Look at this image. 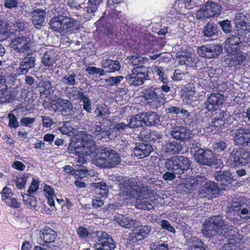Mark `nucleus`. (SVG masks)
<instances>
[{
	"mask_svg": "<svg viewBox=\"0 0 250 250\" xmlns=\"http://www.w3.org/2000/svg\"><path fill=\"white\" fill-rule=\"evenodd\" d=\"M43 125L45 127H50L53 124L52 119L48 116H42Z\"/></svg>",
	"mask_w": 250,
	"mask_h": 250,
	"instance_id": "nucleus-64",
	"label": "nucleus"
},
{
	"mask_svg": "<svg viewBox=\"0 0 250 250\" xmlns=\"http://www.w3.org/2000/svg\"><path fill=\"white\" fill-rule=\"evenodd\" d=\"M18 94L16 88L2 89L0 90V100L2 103L9 102L14 100Z\"/></svg>",
	"mask_w": 250,
	"mask_h": 250,
	"instance_id": "nucleus-29",
	"label": "nucleus"
},
{
	"mask_svg": "<svg viewBox=\"0 0 250 250\" xmlns=\"http://www.w3.org/2000/svg\"><path fill=\"white\" fill-rule=\"evenodd\" d=\"M59 83L65 87H73L78 83L77 75L74 71H68L61 79Z\"/></svg>",
	"mask_w": 250,
	"mask_h": 250,
	"instance_id": "nucleus-30",
	"label": "nucleus"
},
{
	"mask_svg": "<svg viewBox=\"0 0 250 250\" xmlns=\"http://www.w3.org/2000/svg\"><path fill=\"white\" fill-rule=\"evenodd\" d=\"M237 34L240 41V44L244 43H247L250 42L249 32L244 29H240L237 30Z\"/></svg>",
	"mask_w": 250,
	"mask_h": 250,
	"instance_id": "nucleus-43",
	"label": "nucleus"
},
{
	"mask_svg": "<svg viewBox=\"0 0 250 250\" xmlns=\"http://www.w3.org/2000/svg\"><path fill=\"white\" fill-rule=\"evenodd\" d=\"M190 152L194 156H196L200 150L203 149L201 148V144L199 143L198 139H193L191 141L190 144Z\"/></svg>",
	"mask_w": 250,
	"mask_h": 250,
	"instance_id": "nucleus-42",
	"label": "nucleus"
},
{
	"mask_svg": "<svg viewBox=\"0 0 250 250\" xmlns=\"http://www.w3.org/2000/svg\"><path fill=\"white\" fill-rule=\"evenodd\" d=\"M144 124L147 125H154L160 122L159 116L154 112L148 113L144 119Z\"/></svg>",
	"mask_w": 250,
	"mask_h": 250,
	"instance_id": "nucleus-37",
	"label": "nucleus"
},
{
	"mask_svg": "<svg viewBox=\"0 0 250 250\" xmlns=\"http://www.w3.org/2000/svg\"><path fill=\"white\" fill-rule=\"evenodd\" d=\"M143 124H144V121L143 120L141 116L137 115L130 119L127 125L129 128H132L142 126Z\"/></svg>",
	"mask_w": 250,
	"mask_h": 250,
	"instance_id": "nucleus-41",
	"label": "nucleus"
},
{
	"mask_svg": "<svg viewBox=\"0 0 250 250\" xmlns=\"http://www.w3.org/2000/svg\"><path fill=\"white\" fill-rule=\"evenodd\" d=\"M144 98L146 100H150L152 102L157 103L159 105H164L166 102L165 95L161 92L159 88L146 89L144 93Z\"/></svg>",
	"mask_w": 250,
	"mask_h": 250,
	"instance_id": "nucleus-15",
	"label": "nucleus"
},
{
	"mask_svg": "<svg viewBox=\"0 0 250 250\" xmlns=\"http://www.w3.org/2000/svg\"><path fill=\"white\" fill-rule=\"evenodd\" d=\"M219 32L218 26L214 22H208L202 29V34L206 40H214L217 38Z\"/></svg>",
	"mask_w": 250,
	"mask_h": 250,
	"instance_id": "nucleus-23",
	"label": "nucleus"
},
{
	"mask_svg": "<svg viewBox=\"0 0 250 250\" xmlns=\"http://www.w3.org/2000/svg\"><path fill=\"white\" fill-rule=\"evenodd\" d=\"M81 100L83 103V109L87 112H91L92 109L91 101L89 97L84 95Z\"/></svg>",
	"mask_w": 250,
	"mask_h": 250,
	"instance_id": "nucleus-51",
	"label": "nucleus"
},
{
	"mask_svg": "<svg viewBox=\"0 0 250 250\" xmlns=\"http://www.w3.org/2000/svg\"><path fill=\"white\" fill-rule=\"evenodd\" d=\"M46 11L42 9H35L32 12V22L37 28H40L43 26L45 22Z\"/></svg>",
	"mask_w": 250,
	"mask_h": 250,
	"instance_id": "nucleus-27",
	"label": "nucleus"
},
{
	"mask_svg": "<svg viewBox=\"0 0 250 250\" xmlns=\"http://www.w3.org/2000/svg\"><path fill=\"white\" fill-rule=\"evenodd\" d=\"M124 78L122 76L110 77L108 79H106L105 82L110 86H117Z\"/></svg>",
	"mask_w": 250,
	"mask_h": 250,
	"instance_id": "nucleus-47",
	"label": "nucleus"
},
{
	"mask_svg": "<svg viewBox=\"0 0 250 250\" xmlns=\"http://www.w3.org/2000/svg\"><path fill=\"white\" fill-rule=\"evenodd\" d=\"M214 177L215 179L223 184H229L234 181V176L228 170H219L216 171Z\"/></svg>",
	"mask_w": 250,
	"mask_h": 250,
	"instance_id": "nucleus-31",
	"label": "nucleus"
},
{
	"mask_svg": "<svg viewBox=\"0 0 250 250\" xmlns=\"http://www.w3.org/2000/svg\"><path fill=\"white\" fill-rule=\"evenodd\" d=\"M140 68L137 67L132 69V72L128 74L125 79L130 85L138 86L144 83V81L146 80L148 75L145 72L140 71Z\"/></svg>",
	"mask_w": 250,
	"mask_h": 250,
	"instance_id": "nucleus-11",
	"label": "nucleus"
},
{
	"mask_svg": "<svg viewBox=\"0 0 250 250\" xmlns=\"http://www.w3.org/2000/svg\"><path fill=\"white\" fill-rule=\"evenodd\" d=\"M221 11L222 8L220 5L212 0H208L197 11L196 18L205 21L210 18L218 17Z\"/></svg>",
	"mask_w": 250,
	"mask_h": 250,
	"instance_id": "nucleus-8",
	"label": "nucleus"
},
{
	"mask_svg": "<svg viewBox=\"0 0 250 250\" xmlns=\"http://www.w3.org/2000/svg\"><path fill=\"white\" fill-rule=\"evenodd\" d=\"M240 162L241 165H245L250 162V153L241 149Z\"/></svg>",
	"mask_w": 250,
	"mask_h": 250,
	"instance_id": "nucleus-53",
	"label": "nucleus"
},
{
	"mask_svg": "<svg viewBox=\"0 0 250 250\" xmlns=\"http://www.w3.org/2000/svg\"><path fill=\"white\" fill-rule=\"evenodd\" d=\"M82 7L88 14H92L97 9V4L94 3V0H85L82 3Z\"/></svg>",
	"mask_w": 250,
	"mask_h": 250,
	"instance_id": "nucleus-40",
	"label": "nucleus"
},
{
	"mask_svg": "<svg viewBox=\"0 0 250 250\" xmlns=\"http://www.w3.org/2000/svg\"><path fill=\"white\" fill-rule=\"evenodd\" d=\"M234 144L239 146H248L250 144V130L244 127H239L235 130Z\"/></svg>",
	"mask_w": 250,
	"mask_h": 250,
	"instance_id": "nucleus-13",
	"label": "nucleus"
},
{
	"mask_svg": "<svg viewBox=\"0 0 250 250\" xmlns=\"http://www.w3.org/2000/svg\"><path fill=\"white\" fill-rule=\"evenodd\" d=\"M120 67V62L118 61H113L111 60L108 69L105 71V73L113 72L119 70Z\"/></svg>",
	"mask_w": 250,
	"mask_h": 250,
	"instance_id": "nucleus-52",
	"label": "nucleus"
},
{
	"mask_svg": "<svg viewBox=\"0 0 250 250\" xmlns=\"http://www.w3.org/2000/svg\"><path fill=\"white\" fill-rule=\"evenodd\" d=\"M173 79L176 81H181L185 78L186 75L180 70H176L173 74Z\"/></svg>",
	"mask_w": 250,
	"mask_h": 250,
	"instance_id": "nucleus-61",
	"label": "nucleus"
},
{
	"mask_svg": "<svg viewBox=\"0 0 250 250\" xmlns=\"http://www.w3.org/2000/svg\"><path fill=\"white\" fill-rule=\"evenodd\" d=\"M12 24L10 25L8 22L0 18V42L8 39L12 35H16L17 32L20 33L27 29L25 23L19 19L16 20Z\"/></svg>",
	"mask_w": 250,
	"mask_h": 250,
	"instance_id": "nucleus-7",
	"label": "nucleus"
},
{
	"mask_svg": "<svg viewBox=\"0 0 250 250\" xmlns=\"http://www.w3.org/2000/svg\"><path fill=\"white\" fill-rule=\"evenodd\" d=\"M189 160L184 156L175 155L165 161V166L168 171L174 172L178 175L185 174L190 166Z\"/></svg>",
	"mask_w": 250,
	"mask_h": 250,
	"instance_id": "nucleus-6",
	"label": "nucleus"
},
{
	"mask_svg": "<svg viewBox=\"0 0 250 250\" xmlns=\"http://www.w3.org/2000/svg\"><path fill=\"white\" fill-rule=\"evenodd\" d=\"M104 205V201L100 197H96L92 200V205L94 208H97L102 207Z\"/></svg>",
	"mask_w": 250,
	"mask_h": 250,
	"instance_id": "nucleus-63",
	"label": "nucleus"
},
{
	"mask_svg": "<svg viewBox=\"0 0 250 250\" xmlns=\"http://www.w3.org/2000/svg\"><path fill=\"white\" fill-rule=\"evenodd\" d=\"M129 60L130 62L133 65H139L140 64H142V62H143L142 58L139 57V56H132L130 58Z\"/></svg>",
	"mask_w": 250,
	"mask_h": 250,
	"instance_id": "nucleus-62",
	"label": "nucleus"
},
{
	"mask_svg": "<svg viewBox=\"0 0 250 250\" xmlns=\"http://www.w3.org/2000/svg\"><path fill=\"white\" fill-rule=\"evenodd\" d=\"M201 179L203 180L201 183V191L207 194H212L214 197H216L220 192L217 184L207 179L201 178Z\"/></svg>",
	"mask_w": 250,
	"mask_h": 250,
	"instance_id": "nucleus-21",
	"label": "nucleus"
},
{
	"mask_svg": "<svg viewBox=\"0 0 250 250\" xmlns=\"http://www.w3.org/2000/svg\"><path fill=\"white\" fill-rule=\"evenodd\" d=\"M164 150L170 155L178 153L183 149V146L177 141L169 139L165 142L163 145Z\"/></svg>",
	"mask_w": 250,
	"mask_h": 250,
	"instance_id": "nucleus-26",
	"label": "nucleus"
},
{
	"mask_svg": "<svg viewBox=\"0 0 250 250\" xmlns=\"http://www.w3.org/2000/svg\"><path fill=\"white\" fill-rule=\"evenodd\" d=\"M150 231L151 228L148 226L137 227L130 235L131 240L135 242L141 241L147 237Z\"/></svg>",
	"mask_w": 250,
	"mask_h": 250,
	"instance_id": "nucleus-24",
	"label": "nucleus"
},
{
	"mask_svg": "<svg viewBox=\"0 0 250 250\" xmlns=\"http://www.w3.org/2000/svg\"><path fill=\"white\" fill-rule=\"evenodd\" d=\"M43 191L48 200V203L50 206L55 207L54 198L56 197L54 194V190L50 186L45 185L43 188Z\"/></svg>",
	"mask_w": 250,
	"mask_h": 250,
	"instance_id": "nucleus-39",
	"label": "nucleus"
},
{
	"mask_svg": "<svg viewBox=\"0 0 250 250\" xmlns=\"http://www.w3.org/2000/svg\"><path fill=\"white\" fill-rule=\"evenodd\" d=\"M29 177L28 174H24L22 177L18 178L15 180L14 183L19 189H21L24 188L25 185Z\"/></svg>",
	"mask_w": 250,
	"mask_h": 250,
	"instance_id": "nucleus-49",
	"label": "nucleus"
},
{
	"mask_svg": "<svg viewBox=\"0 0 250 250\" xmlns=\"http://www.w3.org/2000/svg\"><path fill=\"white\" fill-rule=\"evenodd\" d=\"M115 248V245L111 238H109L108 240L96 248V250H113Z\"/></svg>",
	"mask_w": 250,
	"mask_h": 250,
	"instance_id": "nucleus-46",
	"label": "nucleus"
},
{
	"mask_svg": "<svg viewBox=\"0 0 250 250\" xmlns=\"http://www.w3.org/2000/svg\"><path fill=\"white\" fill-rule=\"evenodd\" d=\"M222 30L226 33H229L231 30L230 21L229 20H224L219 22Z\"/></svg>",
	"mask_w": 250,
	"mask_h": 250,
	"instance_id": "nucleus-54",
	"label": "nucleus"
},
{
	"mask_svg": "<svg viewBox=\"0 0 250 250\" xmlns=\"http://www.w3.org/2000/svg\"><path fill=\"white\" fill-rule=\"evenodd\" d=\"M161 227L163 229H167L170 232H175V229L170 225L168 221L166 220H163L161 221Z\"/></svg>",
	"mask_w": 250,
	"mask_h": 250,
	"instance_id": "nucleus-60",
	"label": "nucleus"
},
{
	"mask_svg": "<svg viewBox=\"0 0 250 250\" xmlns=\"http://www.w3.org/2000/svg\"><path fill=\"white\" fill-rule=\"evenodd\" d=\"M188 241L190 243L189 250H208L203 243L195 237H191Z\"/></svg>",
	"mask_w": 250,
	"mask_h": 250,
	"instance_id": "nucleus-36",
	"label": "nucleus"
},
{
	"mask_svg": "<svg viewBox=\"0 0 250 250\" xmlns=\"http://www.w3.org/2000/svg\"><path fill=\"white\" fill-rule=\"evenodd\" d=\"M93 164L100 167L113 168L120 164L119 154L114 150L104 147L98 150L92 160Z\"/></svg>",
	"mask_w": 250,
	"mask_h": 250,
	"instance_id": "nucleus-2",
	"label": "nucleus"
},
{
	"mask_svg": "<svg viewBox=\"0 0 250 250\" xmlns=\"http://www.w3.org/2000/svg\"><path fill=\"white\" fill-rule=\"evenodd\" d=\"M23 201L28 207H35L37 205V200L33 196L26 194L22 195Z\"/></svg>",
	"mask_w": 250,
	"mask_h": 250,
	"instance_id": "nucleus-45",
	"label": "nucleus"
},
{
	"mask_svg": "<svg viewBox=\"0 0 250 250\" xmlns=\"http://www.w3.org/2000/svg\"><path fill=\"white\" fill-rule=\"evenodd\" d=\"M225 101L224 95L219 92L211 93L205 103V108L208 111L215 110L219 105H222Z\"/></svg>",
	"mask_w": 250,
	"mask_h": 250,
	"instance_id": "nucleus-16",
	"label": "nucleus"
},
{
	"mask_svg": "<svg viewBox=\"0 0 250 250\" xmlns=\"http://www.w3.org/2000/svg\"><path fill=\"white\" fill-rule=\"evenodd\" d=\"M149 249L150 250H169V248L167 243L162 241H159L150 244Z\"/></svg>",
	"mask_w": 250,
	"mask_h": 250,
	"instance_id": "nucleus-44",
	"label": "nucleus"
},
{
	"mask_svg": "<svg viewBox=\"0 0 250 250\" xmlns=\"http://www.w3.org/2000/svg\"><path fill=\"white\" fill-rule=\"evenodd\" d=\"M146 193V192L144 193V196H139L138 198H136L137 199V207L144 210H149L153 208L155 203L152 200L148 198L151 193L150 191L149 190V193L148 195Z\"/></svg>",
	"mask_w": 250,
	"mask_h": 250,
	"instance_id": "nucleus-28",
	"label": "nucleus"
},
{
	"mask_svg": "<svg viewBox=\"0 0 250 250\" xmlns=\"http://www.w3.org/2000/svg\"><path fill=\"white\" fill-rule=\"evenodd\" d=\"M177 55L179 59L178 62L181 65L191 66L195 63V59L190 53L179 51L177 53Z\"/></svg>",
	"mask_w": 250,
	"mask_h": 250,
	"instance_id": "nucleus-33",
	"label": "nucleus"
},
{
	"mask_svg": "<svg viewBox=\"0 0 250 250\" xmlns=\"http://www.w3.org/2000/svg\"><path fill=\"white\" fill-rule=\"evenodd\" d=\"M240 41L238 37L237 32L230 35L226 41L224 46L226 51L229 53H237L240 49Z\"/></svg>",
	"mask_w": 250,
	"mask_h": 250,
	"instance_id": "nucleus-20",
	"label": "nucleus"
},
{
	"mask_svg": "<svg viewBox=\"0 0 250 250\" xmlns=\"http://www.w3.org/2000/svg\"><path fill=\"white\" fill-rule=\"evenodd\" d=\"M120 194L124 196L125 199L131 198H138V196H144L143 194L146 193L148 195L149 190L143 187L141 184L133 179H125L123 180L119 185Z\"/></svg>",
	"mask_w": 250,
	"mask_h": 250,
	"instance_id": "nucleus-4",
	"label": "nucleus"
},
{
	"mask_svg": "<svg viewBox=\"0 0 250 250\" xmlns=\"http://www.w3.org/2000/svg\"><path fill=\"white\" fill-rule=\"evenodd\" d=\"M196 162L200 165L209 167L216 165L218 159L213 152L209 149L200 150L194 157Z\"/></svg>",
	"mask_w": 250,
	"mask_h": 250,
	"instance_id": "nucleus-9",
	"label": "nucleus"
},
{
	"mask_svg": "<svg viewBox=\"0 0 250 250\" xmlns=\"http://www.w3.org/2000/svg\"><path fill=\"white\" fill-rule=\"evenodd\" d=\"M176 174L177 173L170 171L166 172L163 175V178L166 181H171L175 179Z\"/></svg>",
	"mask_w": 250,
	"mask_h": 250,
	"instance_id": "nucleus-59",
	"label": "nucleus"
},
{
	"mask_svg": "<svg viewBox=\"0 0 250 250\" xmlns=\"http://www.w3.org/2000/svg\"><path fill=\"white\" fill-rule=\"evenodd\" d=\"M227 145L223 141H220L214 145V148L218 152H221L224 151L227 148Z\"/></svg>",
	"mask_w": 250,
	"mask_h": 250,
	"instance_id": "nucleus-57",
	"label": "nucleus"
},
{
	"mask_svg": "<svg viewBox=\"0 0 250 250\" xmlns=\"http://www.w3.org/2000/svg\"><path fill=\"white\" fill-rule=\"evenodd\" d=\"M93 187L97 190V192L103 197H107L108 194V186L104 182L92 183Z\"/></svg>",
	"mask_w": 250,
	"mask_h": 250,
	"instance_id": "nucleus-38",
	"label": "nucleus"
},
{
	"mask_svg": "<svg viewBox=\"0 0 250 250\" xmlns=\"http://www.w3.org/2000/svg\"><path fill=\"white\" fill-rule=\"evenodd\" d=\"M152 151L151 145L144 142L136 143L133 148L134 156L139 159H142L149 156Z\"/></svg>",
	"mask_w": 250,
	"mask_h": 250,
	"instance_id": "nucleus-18",
	"label": "nucleus"
},
{
	"mask_svg": "<svg viewBox=\"0 0 250 250\" xmlns=\"http://www.w3.org/2000/svg\"><path fill=\"white\" fill-rule=\"evenodd\" d=\"M240 149H233V150L229 153L227 158V165L231 167H234L240 165Z\"/></svg>",
	"mask_w": 250,
	"mask_h": 250,
	"instance_id": "nucleus-32",
	"label": "nucleus"
},
{
	"mask_svg": "<svg viewBox=\"0 0 250 250\" xmlns=\"http://www.w3.org/2000/svg\"><path fill=\"white\" fill-rule=\"evenodd\" d=\"M97 148L93 137L91 135H86L83 137L81 141L77 142L74 146H70L68 148L69 152L77 155L80 158L79 163L84 161V157L90 155L95 151Z\"/></svg>",
	"mask_w": 250,
	"mask_h": 250,
	"instance_id": "nucleus-3",
	"label": "nucleus"
},
{
	"mask_svg": "<svg viewBox=\"0 0 250 250\" xmlns=\"http://www.w3.org/2000/svg\"><path fill=\"white\" fill-rule=\"evenodd\" d=\"M60 59V56L56 51L50 49L46 51L42 58V63L45 66H53Z\"/></svg>",
	"mask_w": 250,
	"mask_h": 250,
	"instance_id": "nucleus-25",
	"label": "nucleus"
},
{
	"mask_svg": "<svg viewBox=\"0 0 250 250\" xmlns=\"http://www.w3.org/2000/svg\"><path fill=\"white\" fill-rule=\"evenodd\" d=\"M97 246L98 247L101 245L105 242L108 240V238H110L108 234L105 232H98L97 233Z\"/></svg>",
	"mask_w": 250,
	"mask_h": 250,
	"instance_id": "nucleus-50",
	"label": "nucleus"
},
{
	"mask_svg": "<svg viewBox=\"0 0 250 250\" xmlns=\"http://www.w3.org/2000/svg\"><path fill=\"white\" fill-rule=\"evenodd\" d=\"M231 227L223 215H213L205 219L201 233L206 238L223 237L231 229Z\"/></svg>",
	"mask_w": 250,
	"mask_h": 250,
	"instance_id": "nucleus-1",
	"label": "nucleus"
},
{
	"mask_svg": "<svg viewBox=\"0 0 250 250\" xmlns=\"http://www.w3.org/2000/svg\"><path fill=\"white\" fill-rule=\"evenodd\" d=\"M100 124L101 122H99L98 124L96 123L90 130L91 133L97 136L99 139H101L104 136H108L111 133L110 129H107L105 125H100Z\"/></svg>",
	"mask_w": 250,
	"mask_h": 250,
	"instance_id": "nucleus-35",
	"label": "nucleus"
},
{
	"mask_svg": "<svg viewBox=\"0 0 250 250\" xmlns=\"http://www.w3.org/2000/svg\"><path fill=\"white\" fill-rule=\"evenodd\" d=\"M49 24L53 31L60 33L72 32L78 29L80 26L78 20L62 16L53 17L50 20Z\"/></svg>",
	"mask_w": 250,
	"mask_h": 250,
	"instance_id": "nucleus-5",
	"label": "nucleus"
},
{
	"mask_svg": "<svg viewBox=\"0 0 250 250\" xmlns=\"http://www.w3.org/2000/svg\"><path fill=\"white\" fill-rule=\"evenodd\" d=\"M222 51V46L218 44L203 45L197 49V53L200 56L209 59L218 56L221 53Z\"/></svg>",
	"mask_w": 250,
	"mask_h": 250,
	"instance_id": "nucleus-12",
	"label": "nucleus"
},
{
	"mask_svg": "<svg viewBox=\"0 0 250 250\" xmlns=\"http://www.w3.org/2000/svg\"><path fill=\"white\" fill-rule=\"evenodd\" d=\"M170 134L174 139L180 142H185L191 139V134L188 129L182 125L171 128Z\"/></svg>",
	"mask_w": 250,
	"mask_h": 250,
	"instance_id": "nucleus-17",
	"label": "nucleus"
},
{
	"mask_svg": "<svg viewBox=\"0 0 250 250\" xmlns=\"http://www.w3.org/2000/svg\"><path fill=\"white\" fill-rule=\"evenodd\" d=\"M55 105L57 110L64 115H71L73 106L70 101L62 98L56 99Z\"/></svg>",
	"mask_w": 250,
	"mask_h": 250,
	"instance_id": "nucleus-22",
	"label": "nucleus"
},
{
	"mask_svg": "<svg viewBox=\"0 0 250 250\" xmlns=\"http://www.w3.org/2000/svg\"><path fill=\"white\" fill-rule=\"evenodd\" d=\"M9 119V126L11 128H16L19 126V123L16 116L13 114H9L8 115Z\"/></svg>",
	"mask_w": 250,
	"mask_h": 250,
	"instance_id": "nucleus-56",
	"label": "nucleus"
},
{
	"mask_svg": "<svg viewBox=\"0 0 250 250\" xmlns=\"http://www.w3.org/2000/svg\"><path fill=\"white\" fill-rule=\"evenodd\" d=\"M38 241L41 245L51 244L54 242L57 237L56 232L49 228H46L41 230L39 234Z\"/></svg>",
	"mask_w": 250,
	"mask_h": 250,
	"instance_id": "nucleus-19",
	"label": "nucleus"
},
{
	"mask_svg": "<svg viewBox=\"0 0 250 250\" xmlns=\"http://www.w3.org/2000/svg\"><path fill=\"white\" fill-rule=\"evenodd\" d=\"M30 39L21 34L11 40L10 45L18 53H25L28 51L31 45Z\"/></svg>",
	"mask_w": 250,
	"mask_h": 250,
	"instance_id": "nucleus-10",
	"label": "nucleus"
},
{
	"mask_svg": "<svg viewBox=\"0 0 250 250\" xmlns=\"http://www.w3.org/2000/svg\"><path fill=\"white\" fill-rule=\"evenodd\" d=\"M85 71L89 75L98 74L100 76H104L105 73V71L104 69L94 66L88 67L86 68Z\"/></svg>",
	"mask_w": 250,
	"mask_h": 250,
	"instance_id": "nucleus-48",
	"label": "nucleus"
},
{
	"mask_svg": "<svg viewBox=\"0 0 250 250\" xmlns=\"http://www.w3.org/2000/svg\"><path fill=\"white\" fill-rule=\"evenodd\" d=\"M36 65L35 55L31 53H27L20 62L19 67L16 70V73L19 75L26 74Z\"/></svg>",
	"mask_w": 250,
	"mask_h": 250,
	"instance_id": "nucleus-14",
	"label": "nucleus"
},
{
	"mask_svg": "<svg viewBox=\"0 0 250 250\" xmlns=\"http://www.w3.org/2000/svg\"><path fill=\"white\" fill-rule=\"evenodd\" d=\"M18 0H4V6L5 8L12 9L18 6Z\"/></svg>",
	"mask_w": 250,
	"mask_h": 250,
	"instance_id": "nucleus-55",
	"label": "nucleus"
},
{
	"mask_svg": "<svg viewBox=\"0 0 250 250\" xmlns=\"http://www.w3.org/2000/svg\"><path fill=\"white\" fill-rule=\"evenodd\" d=\"M77 233L81 238H84L88 236L89 231L87 229L83 227H80L78 228Z\"/></svg>",
	"mask_w": 250,
	"mask_h": 250,
	"instance_id": "nucleus-58",
	"label": "nucleus"
},
{
	"mask_svg": "<svg viewBox=\"0 0 250 250\" xmlns=\"http://www.w3.org/2000/svg\"><path fill=\"white\" fill-rule=\"evenodd\" d=\"M116 222L125 229H130L135 224L136 221L131 218L122 214H118L114 217Z\"/></svg>",
	"mask_w": 250,
	"mask_h": 250,
	"instance_id": "nucleus-34",
	"label": "nucleus"
}]
</instances>
